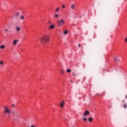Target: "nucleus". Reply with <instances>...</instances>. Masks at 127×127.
<instances>
[{"instance_id":"nucleus-24","label":"nucleus","mask_w":127,"mask_h":127,"mask_svg":"<svg viewBox=\"0 0 127 127\" xmlns=\"http://www.w3.org/2000/svg\"><path fill=\"white\" fill-rule=\"evenodd\" d=\"M64 71H64V70H62L61 71L62 74H64Z\"/></svg>"},{"instance_id":"nucleus-23","label":"nucleus","mask_w":127,"mask_h":127,"mask_svg":"<svg viewBox=\"0 0 127 127\" xmlns=\"http://www.w3.org/2000/svg\"><path fill=\"white\" fill-rule=\"evenodd\" d=\"M11 107H12V108H14V107H15V104H12Z\"/></svg>"},{"instance_id":"nucleus-25","label":"nucleus","mask_w":127,"mask_h":127,"mask_svg":"<svg viewBox=\"0 0 127 127\" xmlns=\"http://www.w3.org/2000/svg\"><path fill=\"white\" fill-rule=\"evenodd\" d=\"M56 11H57V12L59 11V7H58V8H56Z\"/></svg>"},{"instance_id":"nucleus-8","label":"nucleus","mask_w":127,"mask_h":127,"mask_svg":"<svg viewBox=\"0 0 127 127\" xmlns=\"http://www.w3.org/2000/svg\"><path fill=\"white\" fill-rule=\"evenodd\" d=\"M17 42H18V41L17 40H15L13 42V45H16L17 44Z\"/></svg>"},{"instance_id":"nucleus-4","label":"nucleus","mask_w":127,"mask_h":127,"mask_svg":"<svg viewBox=\"0 0 127 127\" xmlns=\"http://www.w3.org/2000/svg\"><path fill=\"white\" fill-rule=\"evenodd\" d=\"M20 29H21V28L20 26H17L15 28V31L17 32H19V31H20Z\"/></svg>"},{"instance_id":"nucleus-20","label":"nucleus","mask_w":127,"mask_h":127,"mask_svg":"<svg viewBox=\"0 0 127 127\" xmlns=\"http://www.w3.org/2000/svg\"><path fill=\"white\" fill-rule=\"evenodd\" d=\"M0 65H3V61H1L0 62Z\"/></svg>"},{"instance_id":"nucleus-2","label":"nucleus","mask_w":127,"mask_h":127,"mask_svg":"<svg viewBox=\"0 0 127 127\" xmlns=\"http://www.w3.org/2000/svg\"><path fill=\"white\" fill-rule=\"evenodd\" d=\"M4 113L7 115L8 118H10L9 114L11 113V111L9 110V107L8 106H5L4 108Z\"/></svg>"},{"instance_id":"nucleus-36","label":"nucleus","mask_w":127,"mask_h":127,"mask_svg":"<svg viewBox=\"0 0 127 127\" xmlns=\"http://www.w3.org/2000/svg\"><path fill=\"white\" fill-rule=\"evenodd\" d=\"M110 106H108V108H109Z\"/></svg>"},{"instance_id":"nucleus-12","label":"nucleus","mask_w":127,"mask_h":127,"mask_svg":"<svg viewBox=\"0 0 127 127\" xmlns=\"http://www.w3.org/2000/svg\"><path fill=\"white\" fill-rule=\"evenodd\" d=\"M114 61L115 62H119V61H120V60L117 59V57H115L114 58Z\"/></svg>"},{"instance_id":"nucleus-10","label":"nucleus","mask_w":127,"mask_h":127,"mask_svg":"<svg viewBox=\"0 0 127 127\" xmlns=\"http://www.w3.org/2000/svg\"><path fill=\"white\" fill-rule=\"evenodd\" d=\"M64 104H65V102L64 101H62L61 103V107L63 108V106H64Z\"/></svg>"},{"instance_id":"nucleus-28","label":"nucleus","mask_w":127,"mask_h":127,"mask_svg":"<svg viewBox=\"0 0 127 127\" xmlns=\"http://www.w3.org/2000/svg\"><path fill=\"white\" fill-rule=\"evenodd\" d=\"M62 7H63V8H65V5H63Z\"/></svg>"},{"instance_id":"nucleus-3","label":"nucleus","mask_w":127,"mask_h":127,"mask_svg":"<svg viewBox=\"0 0 127 127\" xmlns=\"http://www.w3.org/2000/svg\"><path fill=\"white\" fill-rule=\"evenodd\" d=\"M58 23L59 24V26H63L65 24V21L63 19H61L60 20L58 21Z\"/></svg>"},{"instance_id":"nucleus-6","label":"nucleus","mask_w":127,"mask_h":127,"mask_svg":"<svg viewBox=\"0 0 127 127\" xmlns=\"http://www.w3.org/2000/svg\"><path fill=\"white\" fill-rule=\"evenodd\" d=\"M89 115L90 112H89V111H85V112L83 114L84 116H89Z\"/></svg>"},{"instance_id":"nucleus-33","label":"nucleus","mask_w":127,"mask_h":127,"mask_svg":"<svg viewBox=\"0 0 127 127\" xmlns=\"http://www.w3.org/2000/svg\"><path fill=\"white\" fill-rule=\"evenodd\" d=\"M70 82H72V80H70Z\"/></svg>"},{"instance_id":"nucleus-14","label":"nucleus","mask_w":127,"mask_h":127,"mask_svg":"<svg viewBox=\"0 0 127 127\" xmlns=\"http://www.w3.org/2000/svg\"><path fill=\"white\" fill-rule=\"evenodd\" d=\"M20 14V13L19 12H17L15 13L16 16H19V15Z\"/></svg>"},{"instance_id":"nucleus-22","label":"nucleus","mask_w":127,"mask_h":127,"mask_svg":"<svg viewBox=\"0 0 127 127\" xmlns=\"http://www.w3.org/2000/svg\"><path fill=\"white\" fill-rule=\"evenodd\" d=\"M54 16H55V17H56V18H57V17H58L59 16H58V14H55Z\"/></svg>"},{"instance_id":"nucleus-18","label":"nucleus","mask_w":127,"mask_h":127,"mask_svg":"<svg viewBox=\"0 0 127 127\" xmlns=\"http://www.w3.org/2000/svg\"><path fill=\"white\" fill-rule=\"evenodd\" d=\"M3 30L4 31V32H5V33H6V32H7V31H8V29H5Z\"/></svg>"},{"instance_id":"nucleus-35","label":"nucleus","mask_w":127,"mask_h":127,"mask_svg":"<svg viewBox=\"0 0 127 127\" xmlns=\"http://www.w3.org/2000/svg\"><path fill=\"white\" fill-rule=\"evenodd\" d=\"M110 106H108V108H109Z\"/></svg>"},{"instance_id":"nucleus-17","label":"nucleus","mask_w":127,"mask_h":127,"mask_svg":"<svg viewBox=\"0 0 127 127\" xmlns=\"http://www.w3.org/2000/svg\"><path fill=\"white\" fill-rule=\"evenodd\" d=\"M20 18H21V19L23 20V19H24V17L23 16V15H21V16H20Z\"/></svg>"},{"instance_id":"nucleus-11","label":"nucleus","mask_w":127,"mask_h":127,"mask_svg":"<svg viewBox=\"0 0 127 127\" xmlns=\"http://www.w3.org/2000/svg\"><path fill=\"white\" fill-rule=\"evenodd\" d=\"M0 48L1 49H4V48H5V46L4 45H1L0 47Z\"/></svg>"},{"instance_id":"nucleus-26","label":"nucleus","mask_w":127,"mask_h":127,"mask_svg":"<svg viewBox=\"0 0 127 127\" xmlns=\"http://www.w3.org/2000/svg\"><path fill=\"white\" fill-rule=\"evenodd\" d=\"M48 24H51V21H49L48 22Z\"/></svg>"},{"instance_id":"nucleus-13","label":"nucleus","mask_w":127,"mask_h":127,"mask_svg":"<svg viewBox=\"0 0 127 127\" xmlns=\"http://www.w3.org/2000/svg\"><path fill=\"white\" fill-rule=\"evenodd\" d=\"M72 76H75V77H76V76H77V73H76V72L73 71V72H72Z\"/></svg>"},{"instance_id":"nucleus-32","label":"nucleus","mask_w":127,"mask_h":127,"mask_svg":"<svg viewBox=\"0 0 127 127\" xmlns=\"http://www.w3.org/2000/svg\"><path fill=\"white\" fill-rule=\"evenodd\" d=\"M123 102H126V101H125V100H123Z\"/></svg>"},{"instance_id":"nucleus-29","label":"nucleus","mask_w":127,"mask_h":127,"mask_svg":"<svg viewBox=\"0 0 127 127\" xmlns=\"http://www.w3.org/2000/svg\"><path fill=\"white\" fill-rule=\"evenodd\" d=\"M125 42H127V38H125Z\"/></svg>"},{"instance_id":"nucleus-34","label":"nucleus","mask_w":127,"mask_h":127,"mask_svg":"<svg viewBox=\"0 0 127 127\" xmlns=\"http://www.w3.org/2000/svg\"><path fill=\"white\" fill-rule=\"evenodd\" d=\"M22 50H23V49H22V50H21V51H22Z\"/></svg>"},{"instance_id":"nucleus-16","label":"nucleus","mask_w":127,"mask_h":127,"mask_svg":"<svg viewBox=\"0 0 127 127\" xmlns=\"http://www.w3.org/2000/svg\"><path fill=\"white\" fill-rule=\"evenodd\" d=\"M66 72H67V73H71V69H67V70H66Z\"/></svg>"},{"instance_id":"nucleus-15","label":"nucleus","mask_w":127,"mask_h":127,"mask_svg":"<svg viewBox=\"0 0 127 127\" xmlns=\"http://www.w3.org/2000/svg\"><path fill=\"white\" fill-rule=\"evenodd\" d=\"M88 121L91 123V122L93 121V118H92L91 117H90L88 119Z\"/></svg>"},{"instance_id":"nucleus-31","label":"nucleus","mask_w":127,"mask_h":127,"mask_svg":"<svg viewBox=\"0 0 127 127\" xmlns=\"http://www.w3.org/2000/svg\"><path fill=\"white\" fill-rule=\"evenodd\" d=\"M31 127H35V126L32 125V126H31Z\"/></svg>"},{"instance_id":"nucleus-27","label":"nucleus","mask_w":127,"mask_h":127,"mask_svg":"<svg viewBox=\"0 0 127 127\" xmlns=\"http://www.w3.org/2000/svg\"><path fill=\"white\" fill-rule=\"evenodd\" d=\"M124 108H125V109H127V104H126L124 105Z\"/></svg>"},{"instance_id":"nucleus-1","label":"nucleus","mask_w":127,"mask_h":127,"mask_svg":"<svg viewBox=\"0 0 127 127\" xmlns=\"http://www.w3.org/2000/svg\"><path fill=\"white\" fill-rule=\"evenodd\" d=\"M49 41V37L48 36H43L42 38H41V43L44 45L46 42Z\"/></svg>"},{"instance_id":"nucleus-5","label":"nucleus","mask_w":127,"mask_h":127,"mask_svg":"<svg viewBox=\"0 0 127 127\" xmlns=\"http://www.w3.org/2000/svg\"><path fill=\"white\" fill-rule=\"evenodd\" d=\"M18 113H19V111L17 110L15 112H13L12 114L14 115V116H17V115H18Z\"/></svg>"},{"instance_id":"nucleus-9","label":"nucleus","mask_w":127,"mask_h":127,"mask_svg":"<svg viewBox=\"0 0 127 127\" xmlns=\"http://www.w3.org/2000/svg\"><path fill=\"white\" fill-rule=\"evenodd\" d=\"M55 27V25H51L50 26L49 29H53Z\"/></svg>"},{"instance_id":"nucleus-21","label":"nucleus","mask_w":127,"mask_h":127,"mask_svg":"<svg viewBox=\"0 0 127 127\" xmlns=\"http://www.w3.org/2000/svg\"><path fill=\"white\" fill-rule=\"evenodd\" d=\"M82 120L83 122H87V118H83Z\"/></svg>"},{"instance_id":"nucleus-19","label":"nucleus","mask_w":127,"mask_h":127,"mask_svg":"<svg viewBox=\"0 0 127 127\" xmlns=\"http://www.w3.org/2000/svg\"><path fill=\"white\" fill-rule=\"evenodd\" d=\"M68 33V31H65L64 32V34H67Z\"/></svg>"},{"instance_id":"nucleus-30","label":"nucleus","mask_w":127,"mask_h":127,"mask_svg":"<svg viewBox=\"0 0 127 127\" xmlns=\"http://www.w3.org/2000/svg\"><path fill=\"white\" fill-rule=\"evenodd\" d=\"M78 47H81V44H79L78 45Z\"/></svg>"},{"instance_id":"nucleus-7","label":"nucleus","mask_w":127,"mask_h":127,"mask_svg":"<svg viewBox=\"0 0 127 127\" xmlns=\"http://www.w3.org/2000/svg\"><path fill=\"white\" fill-rule=\"evenodd\" d=\"M70 8L71 9H75V8H76V5H75L74 4H72L70 5Z\"/></svg>"}]
</instances>
